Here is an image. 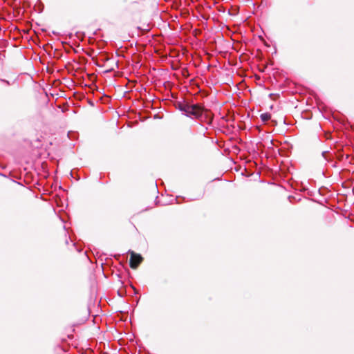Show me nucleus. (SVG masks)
<instances>
[{"label":"nucleus","instance_id":"f257e3e1","mask_svg":"<svg viewBox=\"0 0 354 354\" xmlns=\"http://www.w3.org/2000/svg\"><path fill=\"white\" fill-rule=\"evenodd\" d=\"M178 108L188 117L198 119L204 115L209 122H211L212 120L209 111L207 109H205L202 106L199 104H189L187 103H183L180 104L178 105Z\"/></svg>","mask_w":354,"mask_h":354},{"label":"nucleus","instance_id":"f03ea898","mask_svg":"<svg viewBox=\"0 0 354 354\" xmlns=\"http://www.w3.org/2000/svg\"><path fill=\"white\" fill-rule=\"evenodd\" d=\"M142 257L140 254L131 252L130 258V266L133 269L137 268L139 264L142 262Z\"/></svg>","mask_w":354,"mask_h":354},{"label":"nucleus","instance_id":"7ed1b4c3","mask_svg":"<svg viewBox=\"0 0 354 354\" xmlns=\"http://www.w3.org/2000/svg\"><path fill=\"white\" fill-rule=\"evenodd\" d=\"M271 118V115L269 113H263L261 115V119L263 122H267Z\"/></svg>","mask_w":354,"mask_h":354}]
</instances>
